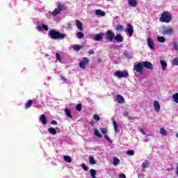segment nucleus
Segmentation results:
<instances>
[{"label": "nucleus", "instance_id": "864d4df0", "mask_svg": "<svg viewBox=\"0 0 178 178\" xmlns=\"http://www.w3.org/2000/svg\"><path fill=\"white\" fill-rule=\"evenodd\" d=\"M90 124H91L92 127H94L95 126V122L94 121H91L90 122Z\"/></svg>", "mask_w": 178, "mask_h": 178}, {"label": "nucleus", "instance_id": "dca6fc26", "mask_svg": "<svg viewBox=\"0 0 178 178\" xmlns=\"http://www.w3.org/2000/svg\"><path fill=\"white\" fill-rule=\"evenodd\" d=\"M38 30L39 31H42L43 30H44L45 31H48L49 27L47 25L42 24L41 26H38Z\"/></svg>", "mask_w": 178, "mask_h": 178}, {"label": "nucleus", "instance_id": "f704fd0d", "mask_svg": "<svg viewBox=\"0 0 178 178\" xmlns=\"http://www.w3.org/2000/svg\"><path fill=\"white\" fill-rule=\"evenodd\" d=\"M76 35L79 39L84 38V37H85L84 34L81 32H78L76 33Z\"/></svg>", "mask_w": 178, "mask_h": 178}, {"label": "nucleus", "instance_id": "393cba45", "mask_svg": "<svg viewBox=\"0 0 178 178\" xmlns=\"http://www.w3.org/2000/svg\"><path fill=\"white\" fill-rule=\"evenodd\" d=\"M63 160L67 163H72V158L70 156H63Z\"/></svg>", "mask_w": 178, "mask_h": 178}, {"label": "nucleus", "instance_id": "4468645a", "mask_svg": "<svg viewBox=\"0 0 178 178\" xmlns=\"http://www.w3.org/2000/svg\"><path fill=\"white\" fill-rule=\"evenodd\" d=\"M116 100H117V102L121 104H124V102H125L124 97L120 95H116Z\"/></svg>", "mask_w": 178, "mask_h": 178}, {"label": "nucleus", "instance_id": "1a4fd4ad", "mask_svg": "<svg viewBox=\"0 0 178 178\" xmlns=\"http://www.w3.org/2000/svg\"><path fill=\"white\" fill-rule=\"evenodd\" d=\"M153 106H154V111L156 113H160V111H161V104H160L159 101H154V103H153Z\"/></svg>", "mask_w": 178, "mask_h": 178}, {"label": "nucleus", "instance_id": "79ce46f5", "mask_svg": "<svg viewBox=\"0 0 178 178\" xmlns=\"http://www.w3.org/2000/svg\"><path fill=\"white\" fill-rule=\"evenodd\" d=\"M174 49L178 51V42H174L173 43Z\"/></svg>", "mask_w": 178, "mask_h": 178}, {"label": "nucleus", "instance_id": "c85d7f7f", "mask_svg": "<svg viewBox=\"0 0 178 178\" xmlns=\"http://www.w3.org/2000/svg\"><path fill=\"white\" fill-rule=\"evenodd\" d=\"M48 131L49 133H50L52 135H56V129H54V128H49L48 129Z\"/></svg>", "mask_w": 178, "mask_h": 178}, {"label": "nucleus", "instance_id": "c9c22d12", "mask_svg": "<svg viewBox=\"0 0 178 178\" xmlns=\"http://www.w3.org/2000/svg\"><path fill=\"white\" fill-rule=\"evenodd\" d=\"M160 134L163 136H166V135H168V133H166L165 130L163 128H161Z\"/></svg>", "mask_w": 178, "mask_h": 178}, {"label": "nucleus", "instance_id": "4d7b16f0", "mask_svg": "<svg viewBox=\"0 0 178 178\" xmlns=\"http://www.w3.org/2000/svg\"><path fill=\"white\" fill-rule=\"evenodd\" d=\"M175 136H176V138H178V133H176Z\"/></svg>", "mask_w": 178, "mask_h": 178}, {"label": "nucleus", "instance_id": "ea45409f", "mask_svg": "<svg viewBox=\"0 0 178 178\" xmlns=\"http://www.w3.org/2000/svg\"><path fill=\"white\" fill-rule=\"evenodd\" d=\"M99 130L103 134H107L108 133V129L106 128H101Z\"/></svg>", "mask_w": 178, "mask_h": 178}, {"label": "nucleus", "instance_id": "2eb2a0df", "mask_svg": "<svg viewBox=\"0 0 178 178\" xmlns=\"http://www.w3.org/2000/svg\"><path fill=\"white\" fill-rule=\"evenodd\" d=\"M128 3L131 7H137L138 2L137 0H128Z\"/></svg>", "mask_w": 178, "mask_h": 178}, {"label": "nucleus", "instance_id": "ddd939ff", "mask_svg": "<svg viewBox=\"0 0 178 178\" xmlns=\"http://www.w3.org/2000/svg\"><path fill=\"white\" fill-rule=\"evenodd\" d=\"M114 39L117 42L122 43L124 40V37L122 35L118 34L115 36Z\"/></svg>", "mask_w": 178, "mask_h": 178}, {"label": "nucleus", "instance_id": "a211bd4d", "mask_svg": "<svg viewBox=\"0 0 178 178\" xmlns=\"http://www.w3.org/2000/svg\"><path fill=\"white\" fill-rule=\"evenodd\" d=\"M75 24H76V27H77V29H79V31H83V24H82L81 21L76 20L75 22Z\"/></svg>", "mask_w": 178, "mask_h": 178}, {"label": "nucleus", "instance_id": "a19ab883", "mask_svg": "<svg viewBox=\"0 0 178 178\" xmlns=\"http://www.w3.org/2000/svg\"><path fill=\"white\" fill-rule=\"evenodd\" d=\"M56 59L62 63V58H60V55L58 53L56 54Z\"/></svg>", "mask_w": 178, "mask_h": 178}, {"label": "nucleus", "instance_id": "2f4dec72", "mask_svg": "<svg viewBox=\"0 0 178 178\" xmlns=\"http://www.w3.org/2000/svg\"><path fill=\"white\" fill-rule=\"evenodd\" d=\"M149 166V163L145 160V162L142 164V168H147Z\"/></svg>", "mask_w": 178, "mask_h": 178}, {"label": "nucleus", "instance_id": "bf43d9fd", "mask_svg": "<svg viewBox=\"0 0 178 178\" xmlns=\"http://www.w3.org/2000/svg\"><path fill=\"white\" fill-rule=\"evenodd\" d=\"M171 167H172V164H171Z\"/></svg>", "mask_w": 178, "mask_h": 178}, {"label": "nucleus", "instance_id": "72a5a7b5", "mask_svg": "<svg viewBox=\"0 0 178 178\" xmlns=\"http://www.w3.org/2000/svg\"><path fill=\"white\" fill-rule=\"evenodd\" d=\"M95 135L99 138H102V136L101 135V134L99 133V131H98V129H95Z\"/></svg>", "mask_w": 178, "mask_h": 178}, {"label": "nucleus", "instance_id": "603ef678", "mask_svg": "<svg viewBox=\"0 0 178 178\" xmlns=\"http://www.w3.org/2000/svg\"><path fill=\"white\" fill-rule=\"evenodd\" d=\"M176 175H177V177H178V163H177V166H176Z\"/></svg>", "mask_w": 178, "mask_h": 178}, {"label": "nucleus", "instance_id": "09e8293b", "mask_svg": "<svg viewBox=\"0 0 178 178\" xmlns=\"http://www.w3.org/2000/svg\"><path fill=\"white\" fill-rule=\"evenodd\" d=\"M51 124L52 125H58V122H57V121H56V120H52L51 122Z\"/></svg>", "mask_w": 178, "mask_h": 178}, {"label": "nucleus", "instance_id": "0eeeda50", "mask_svg": "<svg viewBox=\"0 0 178 178\" xmlns=\"http://www.w3.org/2000/svg\"><path fill=\"white\" fill-rule=\"evenodd\" d=\"M143 67H145L146 69L153 70H154V65L153 64L149 61H143L141 62Z\"/></svg>", "mask_w": 178, "mask_h": 178}, {"label": "nucleus", "instance_id": "412c9836", "mask_svg": "<svg viewBox=\"0 0 178 178\" xmlns=\"http://www.w3.org/2000/svg\"><path fill=\"white\" fill-rule=\"evenodd\" d=\"M65 114H66L67 118H69L70 119L73 118V117L72 115L71 111L69 108H65Z\"/></svg>", "mask_w": 178, "mask_h": 178}, {"label": "nucleus", "instance_id": "c03bdc74", "mask_svg": "<svg viewBox=\"0 0 178 178\" xmlns=\"http://www.w3.org/2000/svg\"><path fill=\"white\" fill-rule=\"evenodd\" d=\"M104 138H106V140L108 143H113V141L111 140V138H109V136H108L107 134H105V135H104Z\"/></svg>", "mask_w": 178, "mask_h": 178}, {"label": "nucleus", "instance_id": "de8ad7c7", "mask_svg": "<svg viewBox=\"0 0 178 178\" xmlns=\"http://www.w3.org/2000/svg\"><path fill=\"white\" fill-rule=\"evenodd\" d=\"M89 55H93L95 54V51L93 49H90L88 51Z\"/></svg>", "mask_w": 178, "mask_h": 178}, {"label": "nucleus", "instance_id": "9b49d317", "mask_svg": "<svg viewBox=\"0 0 178 178\" xmlns=\"http://www.w3.org/2000/svg\"><path fill=\"white\" fill-rule=\"evenodd\" d=\"M127 31L129 34V35L130 37H132L133 35V33L134 32V28H133V26L131 24H127Z\"/></svg>", "mask_w": 178, "mask_h": 178}, {"label": "nucleus", "instance_id": "cd10ccee", "mask_svg": "<svg viewBox=\"0 0 178 178\" xmlns=\"http://www.w3.org/2000/svg\"><path fill=\"white\" fill-rule=\"evenodd\" d=\"M172 99L176 104H178V92H176L172 95Z\"/></svg>", "mask_w": 178, "mask_h": 178}, {"label": "nucleus", "instance_id": "423d86ee", "mask_svg": "<svg viewBox=\"0 0 178 178\" xmlns=\"http://www.w3.org/2000/svg\"><path fill=\"white\" fill-rule=\"evenodd\" d=\"M134 70L137 73H142L143 69H144V67L143 65L142 62H139L138 63H135L134 65Z\"/></svg>", "mask_w": 178, "mask_h": 178}, {"label": "nucleus", "instance_id": "13d9d810", "mask_svg": "<svg viewBox=\"0 0 178 178\" xmlns=\"http://www.w3.org/2000/svg\"><path fill=\"white\" fill-rule=\"evenodd\" d=\"M55 129H56V130H58V128L57 127V128H56Z\"/></svg>", "mask_w": 178, "mask_h": 178}, {"label": "nucleus", "instance_id": "aec40b11", "mask_svg": "<svg viewBox=\"0 0 178 178\" xmlns=\"http://www.w3.org/2000/svg\"><path fill=\"white\" fill-rule=\"evenodd\" d=\"M33 104V101L32 99H30L29 101L26 102V103L25 104L24 106L26 109L29 108L30 107L32 106Z\"/></svg>", "mask_w": 178, "mask_h": 178}, {"label": "nucleus", "instance_id": "6e6552de", "mask_svg": "<svg viewBox=\"0 0 178 178\" xmlns=\"http://www.w3.org/2000/svg\"><path fill=\"white\" fill-rule=\"evenodd\" d=\"M106 36L108 39V40L112 42L113 40L115 39V33H113L111 31L108 30L106 33Z\"/></svg>", "mask_w": 178, "mask_h": 178}, {"label": "nucleus", "instance_id": "a878e982", "mask_svg": "<svg viewBox=\"0 0 178 178\" xmlns=\"http://www.w3.org/2000/svg\"><path fill=\"white\" fill-rule=\"evenodd\" d=\"M89 162L92 165H95L96 164V161H95V158L92 156H90L89 157Z\"/></svg>", "mask_w": 178, "mask_h": 178}, {"label": "nucleus", "instance_id": "f257e3e1", "mask_svg": "<svg viewBox=\"0 0 178 178\" xmlns=\"http://www.w3.org/2000/svg\"><path fill=\"white\" fill-rule=\"evenodd\" d=\"M66 10V7L64 4L58 1L57 3V8H56L51 13V15L56 17L58 15L60 14L62 12Z\"/></svg>", "mask_w": 178, "mask_h": 178}, {"label": "nucleus", "instance_id": "49530a36", "mask_svg": "<svg viewBox=\"0 0 178 178\" xmlns=\"http://www.w3.org/2000/svg\"><path fill=\"white\" fill-rule=\"evenodd\" d=\"M127 155H130V156L134 155V150H128Z\"/></svg>", "mask_w": 178, "mask_h": 178}, {"label": "nucleus", "instance_id": "37998d69", "mask_svg": "<svg viewBox=\"0 0 178 178\" xmlns=\"http://www.w3.org/2000/svg\"><path fill=\"white\" fill-rule=\"evenodd\" d=\"M93 120L98 122L100 120V117L98 115L95 114V115H93Z\"/></svg>", "mask_w": 178, "mask_h": 178}, {"label": "nucleus", "instance_id": "f3484780", "mask_svg": "<svg viewBox=\"0 0 178 178\" xmlns=\"http://www.w3.org/2000/svg\"><path fill=\"white\" fill-rule=\"evenodd\" d=\"M147 44L151 49H154V42L150 38H147Z\"/></svg>", "mask_w": 178, "mask_h": 178}, {"label": "nucleus", "instance_id": "9d476101", "mask_svg": "<svg viewBox=\"0 0 178 178\" xmlns=\"http://www.w3.org/2000/svg\"><path fill=\"white\" fill-rule=\"evenodd\" d=\"M173 31H175L173 28H169V29H164L163 32H161V33H163V35H171Z\"/></svg>", "mask_w": 178, "mask_h": 178}, {"label": "nucleus", "instance_id": "5fc2aeb1", "mask_svg": "<svg viewBox=\"0 0 178 178\" xmlns=\"http://www.w3.org/2000/svg\"><path fill=\"white\" fill-rule=\"evenodd\" d=\"M172 170V168L171 167V168H167V171H170Z\"/></svg>", "mask_w": 178, "mask_h": 178}, {"label": "nucleus", "instance_id": "6e6d98bb", "mask_svg": "<svg viewBox=\"0 0 178 178\" xmlns=\"http://www.w3.org/2000/svg\"><path fill=\"white\" fill-rule=\"evenodd\" d=\"M140 131L143 134H145V133L144 132V131L143 129H140Z\"/></svg>", "mask_w": 178, "mask_h": 178}, {"label": "nucleus", "instance_id": "b1692460", "mask_svg": "<svg viewBox=\"0 0 178 178\" xmlns=\"http://www.w3.org/2000/svg\"><path fill=\"white\" fill-rule=\"evenodd\" d=\"M103 39V35L101 34H97L95 36V38H93V40L95 41H100Z\"/></svg>", "mask_w": 178, "mask_h": 178}, {"label": "nucleus", "instance_id": "a18cd8bd", "mask_svg": "<svg viewBox=\"0 0 178 178\" xmlns=\"http://www.w3.org/2000/svg\"><path fill=\"white\" fill-rule=\"evenodd\" d=\"M82 168H83V170H85V171H88V167L86 165V163H83V164H82Z\"/></svg>", "mask_w": 178, "mask_h": 178}, {"label": "nucleus", "instance_id": "20e7f679", "mask_svg": "<svg viewBox=\"0 0 178 178\" xmlns=\"http://www.w3.org/2000/svg\"><path fill=\"white\" fill-rule=\"evenodd\" d=\"M90 60L88 57H83L81 61L79 63V68L82 70H86V67L89 65Z\"/></svg>", "mask_w": 178, "mask_h": 178}, {"label": "nucleus", "instance_id": "8fccbe9b", "mask_svg": "<svg viewBox=\"0 0 178 178\" xmlns=\"http://www.w3.org/2000/svg\"><path fill=\"white\" fill-rule=\"evenodd\" d=\"M129 115V113L127 111H125L123 113V116L124 117H127Z\"/></svg>", "mask_w": 178, "mask_h": 178}, {"label": "nucleus", "instance_id": "6ab92c4d", "mask_svg": "<svg viewBox=\"0 0 178 178\" xmlns=\"http://www.w3.org/2000/svg\"><path fill=\"white\" fill-rule=\"evenodd\" d=\"M160 64L161 65V69H163V70L165 71V69L168 67V63L163 60H160Z\"/></svg>", "mask_w": 178, "mask_h": 178}, {"label": "nucleus", "instance_id": "bb28decb", "mask_svg": "<svg viewBox=\"0 0 178 178\" xmlns=\"http://www.w3.org/2000/svg\"><path fill=\"white\" fill-rule=\"evenodd\" d=\"M90 172L92 178H96L95 175H97V172L95 170L91 169Z\"/></svg>", "mask_w": 178, "mask_h": 178}, {"label": "nucleus", "instance_id": "c756f323", "mask_svg": "<svg viewBox=\"0 0 178 178\" xmlns=\"http://www.w3.org/2000/svg\"><path fill=\"white\" fill-rule=\"evenodd\" d=\"M157 40L161 43H163L165 42V38L163 36H159L157 38Z\"/></svg>", "mask_w": 178, "mask_h": 178}, {"label": "nucleus", "instance_id": "7c9ffc66", "mask_svg": "<svg viewBox=\"0 0 178 178\" xmlns=\"http://www.w3.org/2000/svg\"><path fill=\"white\" fill-rule=\"evenodd\" d=\"M172 66H178V58L177 57L175 58V59L172 60Z\"/></svg>", "mask_w": 178, "mask_h": 178}, {"label": "nucleus", "instance_id": "4be33fe9", "mask_svg": "<svg viewBox=\"0 0 178 178\" xmlns=\"http://www.w3.org/2000/svg\"><path fill=\"white\" fill-rule=\"evenodd\" d=\"M96 15L104 17L105 13L104 11H102V10L98 9V10H96Z\"/></svg>", "mask_w": 178, "mask_h": 178}, {"label": "nucleus", "instance_id": "58836bf2", "mask_svg": "<svg viewBox=\"0 0 178 178\" xmlns=\"http://www.w3.org/2000/svg\"><path fill=\"white\" fill-rule=\"evenodd\" d=\"M81 108H82V105L81 104H78L76 107H75V109L77 111H81Z\"/></svg>", "mask_w": 178, "mask_h": 178}, {"label": "nucleus", "instance_id": "4c0bfd02", "mask_svg": "<svg viewBox=\"0 0 178 178\" xmlns=\"http://www.w3.org/2000/svg\"><path fill=\"white\" fill-rule=\"evenodd\" d=\"M73 49L76 51H79L81 49V47L79 44L75 45L73 47Z\"/></svg>", "mask_w": 178, "mask_h": 178}, {"label": "nucleus", "instance_id": "3c124183", "mask_svg": "<svg viewBox=\"0 0 178 178\" xmlns=\"http://www.w3.org/2000/svg\"><path fill=\"white\" fill-rule=\"evenodd\" d=\"M119 177L120 178H126V175L124 174H120Z\"/></svg>", "mask_w": 178, "mask_h": 178}, {"label": "nucleus", "instance_id": "473e14b6", "mask_svg": "<svg viewBox=\"0 0 178 178\" xmlns=\"http://www.w3.org/2000/svg\"><path fill=\"white\" fill-rule=\"evenodd\" d=\"M113 127H114V130H115V132L116 133H118L119 131L118 130V124L116 122V121H113Z\"/></svg>", "mask_w": 178, "mask_h": 178}, {"label": "nucleus", "instance_id": "f03ea898", "mask_svg": "<svg viewBox=\"0 0 178 178\" xmlns=\"http://www.w3.org/2000/svg\"><path fill=\"white\" fill-rule=\"evenodd\" d=\"M159 21L161 23H170V22L172 21V15L167 11H164L163 13L161 14Z\"/></svg>", "mask_w": 178, "mask_h": 178}, {"label": "nucleus", "instance_id": "f8f14e48", "mask_svg": "<svg viewBox=\"0 0 178 178\" xmlns=\"http://www.w3.org/2000/svg\"><path fill=\"white\" fill-rule=\"evenodd\" d=\"M40 121L41 122L42 124L47 125L48 123L47 116L44 114H42L40 117Z\"/></svg>", "mask_w": 178, "mask_h": 178}, {"label": "nucleus", "instance_id": "7ed1b4c3", "mask_svg": "<svg viewBox=\"0 0 178 178\" xmlns=\"http://www.w3.org/2000/svg\"><path fill=\"white\" fill-rule=\"evenodd\" d=\"M49 35L52 39H64L67 37V35H64L60 33L59 31H56L55 30H50L49 31Z\"/></svg>", "mask_w": 178, "mask_h": 178}, {"label": "nucleus", "instance_id": "5701e85b", "mask_svg": "<svg viewBox=\"0 0 178 178\" xmlns=\"http://www.w3.org/2000/svg\"><path fill=\"white\" fill-rule=\"evenodd\" d=\"M115 31L122 32L124 31V26L122 25L118 24L116 26Z\"/></svg>", "mask_w": 178, "mask_h": 178}, {"label": "nucleus", "instance_id": "e433bc0d", "mask_svg": "<svg viewBox=\"0 0 178 178\" xmlns=\"http://www.w3.org/2000/svg\"><path fill=\"white\" fill-rule=\"evenodd\" d=\"M119 163H120V160H119L118 158H114L113 164L115 166H118V165Z\"/></svg>", "mask_w": 178, "mask_h": 178}, {"label": "nucleus", "instance_id": "39448f33", "mask_svg": "<svg viewBox=\"0 0 178 178\" xmlns=\"http://www.w3.org/2000/svg\"><path fill=\"white\" fill-rule=\"evenodd\" d=\"M114 76L118 79L127 78L129 73L127 71L120 72L117 71L114 73Z\"/></svg>", "mask_w": 178, "mask_h": 178}]
</instances>
